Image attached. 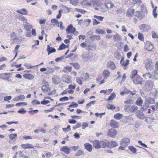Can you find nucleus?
<instances>
[{
  "mask_svg": "<svg viewBox=\"0 0 158 158\" xmlns=\"http://www.w3.org/2000/svg\"><path fill=\"white\" fill-rule=\"evenodd\" d=\"M118 146L117 143L115 141L109 142L108 147L110 148L115 147Z\"/></svg>",
  "mask_w": 158,
  "mask_h": 158,
  "instance_id": "aec40b11",
  "label": "nucleus"
},
{
  "mask_svg": "<svg viewBox=\"0 0 158 158\" xmlns=\"http://www.w3.org/2000/svg\"><path fill=\"white\" fill-rule=\"evenodd\" d=\"M106 106L108 109L113 110L115 109V107L113 105L108 104Z\"/></svg>",
  "mask_w": 158,
  "mask_h": 158,
  "instance_id": "603ef678",
  "label": "nucleus"
},
{
  "mask_svg": "<svg viewBox=\"0 0 158 158\" xmlns=\"http://www.w3.org/2000/svg\"><path fill=\"white\" fill-rule=\"evenodd\" d=\"M116 97V95L114 93H112L109 97L108 98V100L110 101L113 100Z\"/></svg>",
  "mask_w": 158,
  "mask_h": 158,
  "instance_id": "49530a36",
  "label": "nucleus"
},
{
  "mask_svg": "<svg viewBox=\"0 0 158 158\" xmlns=\"http://www.w3.org/2000/svg\"><path fill=\"white\" fill-rule=\"evenodd\" d=\"M94 17L97 18L98 20L100 21H102L103 20V18H104V17L98 16L96 15H94Z\"/></svg>",
  "mask_w": 158,
  "mask_h": 158,
  "instance_id": "69168bd1",
  "label": "nucleus"
},
{
  "mask_svg": "<svg viewBox=\"0 0 158 158\" xmlns=\"http://www.w3.org/2000/svg\"><path fill=\"white\" fill-rule=\"evenodd\" d=\"M41 132L43 133H46V130L45 129L43 128V129H40V128H39L35 130L34 131V133H39V132Z\"/></svg>",
  "mask_w": 158,
  "mask_h": 158,
  "instance_id": "c756f323",
  "label": "nucleus"
},
{
  "mask_svg": "<svg viewBox=\"0 0 158 158\" xmlns=\"http://www.w3.org/2000/svg\"><path fill=\"white\" fill-rule=\"evenodd\" d=\"M70 64L73 66L76 69H78L80 67V65L79 64L77 63H70Z\"/></svg>",
  "mask_w": 158,
  "mask_h": 158,
  "instance_id": "8fccbe9b",
  "label": "nucleus"
},
{
  "mask_svg": "<svg viewBox=\"0 0 158 158\" xmlns=\"http://www.w3.org/2000/svg\"><path fill=\"white\" fill-rule=\"evenodd\" d=\"M125 93V94H130L131 95H134L135 94V93H133L131 92L130 90L127 89H124Z\"/></svg>",
  "mask_w": 158,
  "mask_h": 158,
  "instance_id": "c03bdc74",
  "label": "nucleus"
},
{
  "mask_svg": "<svg viewBox=\"0 0 158 158\" xmlns=\"http://www.w3.org/2000/svg\"><path fill=\"white\" fill-rule=\"evenodd\" d=\"M143 64L145 65L146 69L148 70H151L153 68V63L151 59L146 58L144 60Z\"/></svg>",
  "mask_w": 158,
  "mask_h": 158,
  "instance_id": "f257e3e1",
  "label": "nucleus"
},
{
  "mask_svg": "<svg viewBox=\"0 0 158 158\" xmlns=\"http://www.w3.org/2000/svg\"><path fill=\"white\" fill-rule=\"evenodd\" d=\"M117 15H120L123 13H124V10L122 9H119L116 11Z\"/></svg>",
  "mask_w": 158,
  "mask_h": 158,
  "instance_id": "5fc2aeb1",
  "label": "nucleus"
},
{
  "mask_svg": "<svg viewBox=\"0 0 158 158\" xmlns=\"http://www.w3.org/2000/svg\"><path fill=\"white\" fill-rule=\"evenodd\" d=\"M128 148L133 153H135L137 151L136 149L132 146H130L128 147Z\"/></svg>",
  "mask_w": 158,
  "mask_h": 158,
  "instance_id": "f704fd0d",
  "label": "nucleus"
},
{
  "mask_svg": "<svg viewBox=\"0 0 158 158\" xmlns=\"http://www.w3.org/2000/svg\"><path fill=\"white\" fill-rule=\"evenodd\" d=\"M122 66L124 67L123 69L126 70L127 69V66L129 63V60H127L126 62H124V57H123L121 58L120 62Z\"/></svg>",
  "mask_w": 158,
  "mask_h": 158,
  "instance_id": "6e6552de",
  "label": "nucleus"
},
{
  "mask_svg": "<svg viewBox=\"0 0 158 158\" xmlns=\"http://www.w3.org/2000/svg\"><path fill=\"white\" fill-rule=\"evenodd\" d=\"M26 112V110L23 108L20 109L18 111V112L19 113L21 114H25Z\"/></svg>",
  "mask_w": 158,
  "mask_h": 158,
  "instance_id": "0e129e2a",
  "label": "nucleus"
},
{
  "mask_svg": "<svg viewBox=\"0 0 158 158\" xmlns=\"http://www.w3.org/2000/svg\"><path fill=\"white\" fill-rule=\"evenodd\" d=\"M100 143V141L98 140H95L93 141V146L95 149H98L101 148Z\"/></svg>",
  "mask_w": 158,
  "mask_h": 158,
  "instance_id": "dca6fc26",
  "label": "nucleus"
},
{
  "mask_svg": "<svg viewBox=\"0 0 158 158\" xmlns=\"http://www.w3.org/2000/svg\"><path fill=\"white\" fill-rule=\"evenodd\" d=\"M95 103V101H93L89 102V103L87 104L86 106V108L87 109H88L89 106H91L92 104H94Z\"/></svg>",
  "mask_w": 158,
  "mask_h": 158,
  "instance_id": "bf43d9fd",
  "label": "nucleus"
},
{
  "mask_svg": "<svg viewBox=\"0 0 158 158\" xmlns=\"http://www.w3.org/2000/svg\"><path fill=\"white\" fill-rule=\"evenodd\" d=\"M113 38L114 39V41H116V40L120 41L122 40L121 37L118 34L114 35Z\"/></svg>",
  "mask_w": 158,
  "mask_h": 158,
  "instance_id": "ea45409f",
  "label": "nucleus"
},
{
  "mask_svg": "<svg viewBox=\"0 0 158 158\" xmlns=\"http://www.w3.org/2000/svg\"><path fill=\"white\" fill-rule=\"evenodd\" d=\"M84 152L81 150H78L75 153V155L76 157H78L83 155Z\"/></svg>",
  "mask_w": 158,
  "mask_h": 158,
  "instance_id": "c85d7f7f",
  "label": "nucleus"
},
{
  "mask_svg": "<svg viewBox=\"0 0 158 158\" xmlns=\"http://www.w3.org/2000/svg\"><path fill=\"white\" fill-rule=\"evenodd\" d=\"M152 77L154 80H157L158 79V73L157 72L155 71L154 70L152 72V73L151 74Z\"/></svg>",
  "mask_w": 158,
  "mask_h": 158,
  "instance_id": "393cba45",
  "label": "nucleus"
},
{
  "mask_svg": "<svg viewBox=\"0 0 158 158\" xmlns=\"http://www.w3.org/2000/svg\"><path fill=\"white\" fill-rule=\"evenodd\" d=\"M149 105L147 104L143 105L140 108V110L142 111H143L146 110L149 107Z\"/></svg>",
  "mask_w": 158,
  "mask_h": 158,
  "instance_id": "de8ad7c7",
  "label": "nucleus"
},
{
  "mask_svg": "<svg viewBox=\"0 0 158 158\" xmlns=\"http://www.w3.org/2000/svg\"><path fill=\"white\" fill-rule=\"evenodd\" d=\"M134 11L135 10L134 9L132 8L129 9L127 10L126 15L129 17H132Z\"/></svg>",
  "mask_w": 158,
  "mask_h": 158,
  "instance_id": "cd10ccee",
  "label": "nucleus"
},
{
  "mask_svg": "<svg viewBox=\"0 0 158 158\" xmlns=\"http://www.w3.org/2000/svg\"><path fill=\"white\" fill-rule=\"evenodd\" d=\"M21 147L24 149L27 148H34L32 147V145L29 143H26L25 144H22L21 145Z\"/></svg>",
  "mask_w": 158,
  "mask_h": 158,
  "instance_id": "5701e85b",
  "label": "nucleus"
},
{
  "mask_svg": "<svg viewBox=\"0 0 158 158\" xmlns=\"http://www.w3.org/2000/svg\"><path fill=\"white\" fill-rule=\"evenodd\" d=\"M117 133V131L114 129H110L107 132V135L111 137H115Z\"/></svg>",
  "mask_w": 158,
  "mask_h": 158,
  "instance_id": "20e7f679",
  "label": "nucleus"
},
{
  "mask_svg": "<svg viewBox=\"0 0 158 158\" xmlns=\"http://www.w3.org/2000/svg\"><path fill=\"white\" fill-rule=\"evenodd\" d=\"M66 48V45L64 43H62L59 46L58 50H62Z\"/></svg>",
  "mask_w": 158,
  "mask_h": 158,
  "instance_id": "13d9d810",
  "label": "nucleus"
},
{
  "mask_svg": "<svg viewBox=\"0 0 158 158\" xmlns=\"http://www.w3.org/2000/svg\"><path fill=\"white\" fill-rule=\"evenodd\" d=\"M48 69V72L49 73H52L54 71V69L53 68L47 67Z\"/></svg>",
  "mask_w": 158,
  "mask_h": 158,
  "instance_id": "052dcab7",
  "label": "nucleus"
},
{
  "mask_svg": "<svg viewBox=\"0 0 158 158\" xmlns=\"http://www.w3.org/2000/svg\"><path fill=\"white\" fill-rule=\"evenodd\" d=\"M17 136V134L16 133L11 134L9 135V138L11 140H13Z\"/></svg>",
  "mask_w": 158,
  "mask_h": 158,
  "instance_id": "864d4df0",
  "label": "nucleus"
},
{
  "mask_svg": "<svg viewBox=\"0 0 158 158\" xmlns=\"http://www.w3.org/2000/svg\"><path fill=\"white\" fill-rule=\"evenodd\" d=\"M51 23L54 26L59 27V24L60 23L58 20L56 19H53L51 20Z\"/></svg>",
  "mask_w": 158,
  "mask_h": 158,
  "instance_id": "4be33fe9",
  "label": "nucleus"
},
{
  "mask_svg": "<svg viewBox=\"0 0 158 158\" xmlns=\"http://www.w3.org/2000/svg\"><path fill=\"white\" fill-rule=\"evenodd\" d=\"M84 146L85 149L88 152H90L92 151L93 147L91 144L89 143H85L84 144Z\"/></svg>",
  "mask_w": 158,
  "mask_h": 158,
  "instance_id": "a211bd4d",
  "label": "nucleus"
},
{
  "mask_svg": "<svg viewBox=\"0 0 158 158\" xmlns=\"http://www.w3.org/2000/svg\"><path fill=\"white\" fill-rule=\"evenodd\" d=\"M146 102L149 104H152L155 102V100L153 98H150L146 99Z\"/></svg>",
  "mask_w": 158,
  "mask_h": 158,
  "instance_id": "a18cd8bd",
  "label": "nucleus"
},
{
  "mask_svg": "<svg viewBox=\"0 0 158 158\" xmlns=\"http://www.w3.org/2000/svg\"><path fill=\"white\" fill-rule=\"evenodd\" d=\"M146 49L148 51H151L153 48V45L150 42H147L145 45Z\"/></svg>",
  "mask_w": 158,
  "mask_h": 158,
  "instance_id": "ddd939ff",
  "label": "nucleus"
},
{
  "mask_svg": "<svg viewBox=\"0 0 158 158\" xmlns=\"http://www.w3.org/2000/svg\"><path fill=\"white\" fill-rule=\"evenodd\" d=\"M23 76L25 78L30 80L34 78V75L30 74H24Z\"/></svg>",
  "mask_w": 158,
  "mask_h": 158,
  "instance_id": "c9c22d12",
  "label": "nucleus"
},
{
  "mask_svg": "<svg viewBox=\"0 0 158 158\" xmlns=\"http://www.w3.org/2000/svg\"><path fill=\"white\" fill-rule=\"evenodd\" d=\"M60 150L61 151L64 152L67 154H69L70 152V150L69 148L66 146H64L62 147L60 149Z\"/></svg>",
  "mask_w": 158,
  "mask_h": 158,
  "instance_id": "6ab92c4d",
  "label": "nucleus"
},
{
  "mask_svg": "<svg viewBox=\"0 0 158 158\" xmlns=\"http://www.w3.org/2000/svg\"><path fill=\"white\" fill-rule=\"evenodd\" d=\"M96 46L95 44H91L87 46V49L88 50H93L96 48Z\"/></svg>",
  "mask_w": 158,
  "mask_h": 158,
  "instance_id": "72a5a7b5",
  "label": "nucleus"
},
{
  "mask_svg": "<svg viewBox=\"0 0 158 158\" xmlns=\"http://www.w3.org/2000/svg\"><path fill=\"white\" fill-rule=\"evenodd\" d=\"M110 126L113 128H118L119 127V124L118 123L114 120H110Z\"/></svg>",
  "mask_w": 158,
  "mask_h": 158,
  "instance_id": "9d476101",
  "label": "nucleus"
},
{
  "mask_svg": "<svg viewBox=\"0 0 158 158\" xmlns=\"http://www.w3.org/2000/svg\"><path fill=\"white\" fill-rule=\"evenodd\" d=\"M107 66L108 68L110 69L111 70H114L116 68L115 64L114 62L110 61L107 63Z\"/></svg>",
  "mask_w": 158,
  "mask_h": 158,
  "instance_id": "2eb2a0df",
  "label": "nucleus"
},
{
  "mask_svg": "<svg viewBox=\"0 0 158 158\" xmlns=\"http://www.w3.org/2000/svg\"><path fill=\"white\" fill-rule=\"evenodd\" d=\"M138 109V107L136 106L133 105L132 106H131V107L130 108V112H135L136 111H137V110Z\"/></svg>",
  "mask_w": 158,
  "mask_h": 158,
  "instance_id": "e433bc0d",
  "label": "nucleus"
},
{
  "mask_svg": "<svg viewBox=\"0 0 158 158\" xmlns=\"http://www.w3.org/2000/svg\"><path fill=\"white\" fill-rule=\"evenodd\" d=\"M135 16L137 17L139 19L141 20L144 18L145 15L139 11H136Z\"/></svg>",
  "mask_w": 158,
  "mask_h": 158,
  "instance_id": "412c9836",
  "label": "nucleus"
},
{
  "mask_svg": "<svg viewBox=\"0 0 158 158\" xmlns=\"http://www.w3.org/2000/svg\"><path fill=\"white\" fill-rule=\"evenodd\" d=\"M132 79L133 82L136 84H141L143 81V79L139 75H137L136 77Z\"/></svg>",
  "mask_w": 158,
  "mask_h": 158,
  "instance_id": "39448f33",
  "label": "nucleus"
},
{
  "mask_svg": "<svg viewBox=\"0 0 158 158\" xmlns=\"http://www.w3.org/2000/svg\"><path fill=\"white\" fill-rule=\"evenodd\" d=\"M47 50L48 52V55H49L52 53L55 52H56V49L55 48L50 46L48 44L47 45Z\"/></svg>",
  "mask_w": 158,
  "mask_h": 158,
  "instance_id": "f3484780",
  "label": "nucleus"
},
{
  "mask_svg": "<svg viewBox=\"0 0 158 158\" xmlns=\"http://www.w3.org/2000/svg\"><path fill=\"white\" fill-rule=\"evenodd\" d=\"M102 74L104 79H106L110 74V72L107 69L104 70L102 73Z\"/></svg>",
  "mask_w": 158,
  "mask_h": 158,
  "instance_id": "b1692460",
  "label": "nucleus"
},
{
  "mask_svg": "<svg viewBox=\"0 0 158 158\" xmlns=\"http://www.w3.org/2000/svg\"><path fill=\"white\" fill-rule=\"evenodd\" d=\"M131 106L129 105H126L124 107V110L127 112H130Z\"/></svg>",
  "mask_w": 158,
  "mask_h": 158,
  "instance_id": "79ce46f5",
  "label": "nucleus"
},
{
  "mask_svg": "<svg viewBox=\"0 0 158 158\" xmlns=\"http://www.w3.org/2000/svg\"><path fill=\"white\" fill-rule=\"evenodd\" d=\"M24 28L27 30L29 31L31 29L33 28L32 25H30L28 23H27L23 24Z\"/></svg>",
  "mask_w": 158,
  "mask_h": 158,
  "instance_id": "7c9ffc66",
  "label": "nucleus"
},
{
  "mask_svg": "<svg viewBox=\"0 0 158 158\" xmlns=\"http://www.w3.org/2000/svg\"><path fill=\"white\" fill-rule=\"evenodd\" d=\"M123 115L120 113L115 114L114 116V118L116 119L119 120L123 117Z\"/></svg>",
  "mask_w": 158,
  "mask_h": 158,
  "instance_id": "473e14b6",
  "label": "nucleus"
},
{
  "mask_svg": "<svg viewBox=\"0 0 158 158\" xmlns=\"http://www.w3.org/2000/svg\"><path fill=\"white\" fill-rule=\"evenodd\" d=\"M72 67L66 66L64 67L63 71L66 73L68 72H70L71 71Z\"/></svg>",
  "mask_w": 158,
  "mask_h": 158,
  "instance_id": "4c0bfd02",
  "label": "nucleus"
},
{
  "mask_svg": "<svg viewBox=\"0 0 158 158\" xmlns=\"http://www.w3.org/2000/svg\"><path fill=\"white\" fill-rule=\"evenodd\" d=\"M153 84L152 81L150 80H147L146 81L145 86L146 89L148 91H150L152 89Z\"/></svg>",
  "mask_w": 158,
  "mask_h": 158,
  "instance_id": "7ed1b4c3",
  "label": "nucleus"
},
{
  "mask_svg": "<svg viewBox=\"0 0 158 158\" xmlns=\"http://www.w3.org/2000/svg\"><path fill=\"white\" fill-rule=\"evenodd\" d=\"M16 12L22 15H27V11L26 9H23L20 10H17Z\"/></svg>",
  "mask_w": 158,
  "mask_h": 158,
  "instance_id": "bb28decb",
  "label": "nucleus"
},
{
  "mask_svg": "<svg viewBox=\"0 0 158 158\" xmlns=\"http://www.w3.org/2000/svg\"><path fill=\"white\" fill-rule=\"evenodd\" d=\"M78 106V105L77 103L74 102H72L71 104L69 106V108H76Z\"/></svg>",
  "mask_w": 158,
  "mask_h": 158,
  "instance_id": "09e8293b",
  "label": "nucleus"
},
{
  "mask_svg": "<svg viewBox=\"0 0 158 158\" xmlns=\"http://www.w3.org/2000/svg\"><path fill=\"white\" fill-rule=\"evenodd\" d=\"M143 77L145 79H150L152 77L151 74L150 73H146L143 75Z\"/></svg>",
  "mask_w": 158,
  "mask_h": 158,
  "instance_id": "a19ab883",
  "label": "nucleus"
},
{
  "mask_svg": "<svg viewBox=\"0 0 158 158\" xmlns=\"http://www.w3.org/2000/svg\"><path fill=\"white\" fill-rule=\"evenodd\" d=\"M63 82L67 83H69L70 82V80L69 78L65 77L63 78Z\"/></svg>",
  "mask_w": 158,
  "mask_h": 158,
  "instance_id": "680f3d73",
  "label": "nucleus"
},
{
  "mask_svg": "<svg viewBox=\"0 0 158 158\" xmlns=\"http://www.w3.org/2000/svg\"><path fill=\"white\" fill-rule=\"evenodd\" d=\"M100 146L101 148H104L108 147L109 141L106 140L100 141Z\"/></svg>",
  "mask_w": 158,
  "mask_h": 158,
  "instance_id": "9b49d317",
  "label": "nucleus"
},
{
  "mask_svg": "<svg viewBox=\"0 0 158 158\" xmlns=\"http://www.w3.org/2000/svg\"><path fill=\"white\" fill-rule=\"evenodd\" d=\"M82 56L83 61H87L89 60L92 57V56L90 55L89 52L83 54Z\"/></svg>",
  "mask_w": 158,
  "mask_h": 158,
  "instance_id": "1a4fd4ad",
  "label": "nucleus"
},
{
  "mask_svg": "<svg viewBox=\"0 0 158 158\" xmlns=\"http://www.w3.org/2000/svg\"><path fill=\"white\" fill-rule=\"evenodd\" d=\"M138 37L141 41L144 40L143 35V34L139 33L138 34Z\"/></svg>",
  "mask_w": 158,
  "mask_h": 158,
  "instance_id": "6e6d98bb",
  "label": "nucleus"
},
{
  "mask_svg": "<svg viewBox=\"0 0 158 158\" xmlns=\"http://www.w3.org/2000/svg\"><path fill=\"white\" fill-rule=\"evenodd\" d=\"M152 37L153 38H158V35H156V33L154 31L152 32Z\"/></svg>",
  "mask_w": 158,
  "mask_h": 158,
  "instance_id": "774afa93",
  "label": "nucleus"
},
{
  "mask_svg": "<svg viewBox=\"0 0 158 158\" xmlns=\"http://www.w3.org/2000/svg\"><path fill=\"white\" fill-rule=\"evenodd\" d=\"M41 89L43 91L48 92L50 90V88L49 87V85H45L43 86Z\"/></svg>",
  "mask_w": 158,
  "mask_h": 158,
  "instance_id": "a878e982",
  "label": "nucleus"
},
{
  "mask_svg": "<svg viewBox=\"0 0 158 158\" xmlns=\"http://www.w3.org/2000/svg\"><path fill=\"white\" fill-rule=\"evenodd\" d=\"M136 116L141 120L145 118L143 113L139 110L137 111Z\"/></svg>",
  "mask_w": 158,
  "mask_h": 158,
  "instance_id": "f8f14e48",
  "label": "nucleus"
},
{
  "mask_svg": "<svg viewBox=\"0 0 158 158\" xmlns=\"http://www.w3.org/2000/svg\"><path fill=\"white\" fill-rule=\"evenodd\" d=\"M76 29L72 25L70 24L66 29V33L67 34L73 33L74 34Z\"/></svg>",
  "mask_w": 158,
  "mask_h": 158,
  "instance_id": "0eeeda50",
  "label": "nucleus"
},
{
  "mask_svg": "<svg viewBox=\"0 0 158 158\" xmlns=\"http://www.w3.org/2000/svg\"><path fill=\"white\" fill-rule=\"evenodd\" d=\"M143 100L141 99V98H138L135 102L136 104L138 106H141L143 103Z\"/></svg>",
  "mask_w": 158,
  "mask_h": 158,
  "instance_id": "58836bf2",
  "label": "nucleus"
},
{
  "mask_svg": "<svg viewBox=\"0 0 158 158\" xmlns=\"http://www.w3.org/2000/svg\"><path fill=\"white\" fill-rule=\"evenodd\" d=\"M69 99V98L67 97H64L60 98L59 101L60 102L64 101H68Z\"/></svg>",
  "mask_w": 158,
  "mask_h": 158,
  "instance_id": "e2e57ef3",
  "label": "nucleus"
},
{
  "mask_svg": "<svg viewBox=\"0 0 158 158\" xmlns=\"http://www.w3.org/2000/svg\"><path fill=\"white\" fill-rule=\"evenodd\" d=\"M93 2L94 5L97 6H99L101 4V2H100L99 0H94Z\"/></svg>",
  "mask_w": 158,
  "mask_h": 158,
  "instance_id": "4d7b16f0",
  "label": "nucleus"
},
{
  "mask_svg": "<svg viewBox=\"0 0 158 158\" xmlns=\"http://www.w3.org/2000/svg\"><path fill=\"white\" fill-rule=\"evenodd\" d=\"M39 111L37 110H30L28 111V113L31 115H33L35 114H37Z\"/></svg>",
  "mask_w": 158,
  "mask_h": 158,
  "instance_id": "3c124183",
  "label": "nucleus"
},
{
  "mask_svg": "<svg viewBox=\"0 0 158 158\" xmlns=\"http://www.w3.org/2000/svg\"><path fill=\"white\" fill-rule=\"evenodd\" d=\"M137 75H139L137 74V71L136 70H134L132 71L130 77L132 79L136 77Z\"/></svg>",
  "mask_w": 158,
  "mask_h": 158,
  "instance_id": "2f4dec72",
  "label": "nucleus"
},
{
  "mask_svg": "<svg viewBox=\"0 0 158 158\" xmlns=\"http://www.w3.org/2000/svg\"><path fill=\"white\" fill-rule=\"evenodd\" d=\"M53 83L55 84H58L60 82V77L57 76H54L52 78Z\"/></svg>",
  "mask_w": 158,
  "mask_h": 158,
  "instance_id": "4468645a",
  "label": "nucleus"
},
{
  "mask_svg": "<svg viewBox=\"0 0 158 158\" xmlns=\"http://www.w3.org/2000/svg\"><path fill=\"white\" fill-rule=\"evenodd\" d=\"M130 142V140L127 138H125L122 139L120 141V145L126 147Z\"/></svg>",
  "mask_w": 158,
  "mask_h": 158,
  "instance_id": "423d86ee",
  "label": "nucleus"
},
{
  "mask_svg": "<svg viewBox=\"0 0 158 158\" xmlns=\"http://www.w3.org/2000/svg\"><path fill=\"white\" fill-rule=\"evenodd\" d=\"M27 104V102H21L17 103L16 104L15 106H26Z\"/></svg>",
  "mask_w": 158,
  "mask_h": 158,
  "instance_id": "338daca9",
  "label": "nucleus"
},
{
  "mask_svg": "<svg viewBox=\"0 0 158 158\" xmlns=\"http://www.w3.org/2000/svg\"><path fill=\"white\" fill-rule=\"evenodd\" d=\"M139 30L142 32H148L151 29V27L149 25L142 24L139 26Z\"/></svg>",
  "mask_w": 158,
  "mask_h": 158,
  "instance_id": "f03ea898",
  "label": "nucleus"
},
{
  "mask_svg": "<svg viewBox=\"0 0 158 158\" xmlns=\"http://www.w3.org/2000/svg\"><path fill=\"white\" fill-rule=\"evenodd\" d=\"M114 4L112 3H108L105 4V6L107 8H112L114 6Z\"/></svg>",
  "mask_w": 158,
  "mask_h": 158,
  "instance_id": "37998d69",
  "label": "nucleus"
}]
</instances>
